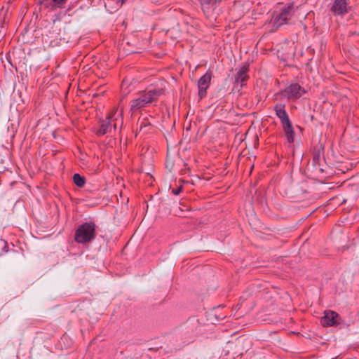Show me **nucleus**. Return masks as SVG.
<instances>
[{"label":"nucleus","instance_id":"nucleus-18","mask_svg":"<svg viewBox=\"0 0 359 359\" xmlns=\"http://www.w3.org/2000/svg\"><path fill=\"white\" fill-rule=\"evenodd\" d=\"M181 191H182V187H179V188H177V189H172V193H173V194H175V195H178V194H180V193L181 192Z\"/></svg>","mask_w":359,"mask_h":359},{"label":"nucleus","instance_id":"nucleus-6","mask_svg":"<svg viewBox=\"0 0 359 359\" xmlns=\"http://www.w3.org/2000/svg\"><path fill=\"white\" fill-rule=\"evenodd\" d=\"M348 4L346 0H334L330 11L335 16H344L348 12Z\"/></svg>","mask_w":359,"mask_h":359},{"label":"nucleus","instance_id":"nucleus-5","mask_svg":"<svg viewBox=\"0 0 359 359\" xmlns=\"http://www.w3.org/2000/svg\"><path fill=\"white\" fill-rule=\"evenodd\" d=\"M306 93V90L298 83H291L285 87L279 94H276V100L282 96L290 101H295Z\"/></svg>","mask_w":359,"mask_h":359},{"label":"nucleus","instance_id":"nucleus-4","mask_svg":"<svg viewBox=\"0 0 359 359\" xmlns=\"http://www.w3.org/2000/svg\"><path fill=\"white\" fill-rule=\"evenodd\" d=\"M95 238V224L86 222L80 225L75 232V241L78 243H87Z\"/></svg>","mask_w":359,"mask_h":359},{"label":"nucleus","instance_id":"nucleus-12","mask_svg":"<svg viewBox=\"0 0 359 359\" xmlns=\"http://www.w3.org/2000/svg\"><path fill=\"white\" fill-rule=\"evenodd\" d=\"M123 4V0H106L104 6L109 12L112 13L118 9Z\"/></svg>","mask_w":359,"mask_h":359},{"label":"nucleus","instance_id":"nucleus-14","mask_svg":"<svg viewBox=\"0 0 359 359\" xmlns=\"http://www.w3.org/2000/svg\"><path fill=\"white\" fill-rule=\"evenodd\" d=\"M73 180L74 184L79 187H83L85 184V178L78 173L74 175Z\"/></svg>","mask_w":359,"mask_h":359},{"label":"nucleus","instance_id":"nucleus-3","mask_svg":"<svg viewBox=\"0 0 359 359\" xmlns=\"http://www.w3.org/2000/svg\"><path fill=\"white\" fill-rule=\"evenodd\" d=\"M294 14L292 4L280 5L273 11L269 24L276 29L283 25L289 24Z\"/></svg>","mask_w":359,"mask_h":359},{"label":"nucleus","instance_id":"nucleus-16","mask_svg":"<svg viewBox=\"0 0 359 359\" xmlns=\"http://www.w3.org/2000/svg\"><path fill=\"white\" fill-rule=\"evenodd\" d=\"M66 1L67 0H52V6L56 8H62L63 5L65 4Z\"/></svg>","mask_w":359,"mask_h":359},{"label":"nucleus","instance_id":"nucleus-11","mask_svg":"<svg viewBox=\"0 0 359 359\" xmlns=\"http://www.w3.org/2000/svg\"><path fill=\"white\" fill-rule=\"evenodd\" d=\"M283 129L287 142L289 143H293L294 141L295 133L291 122L283 125Z\"/></svg>","mask_w":359,"mask_h":359},{"label":"nucleus","instance_id":"nucleus-9","mask_svg":"<svg viewBox=\"0 0 359 359\" xmlns=\"http://www.w3.org/2000/svg\"><path fill=\"white\" fill-rule=\"evenodd\" d=\"M285 108V105L284 104H276L274 106L276 115L279 118L282 126L291 122Z\"/></svg>","mask_w":359,"mask_h":359},{"label":"nucleus","instance_id":"nucleus-1","mask_svg":"<svg viewBox=\"0 0 359 359\" xmlns=\"http://www.w3.org/2000/svg\"><path fill=\"white\" fill-rule=\"evenodd\" d=\"M163 93L162 88L149 89L138 93L130 102V111L132 114L140 112L149 107Z\"/></svg>","mask_w":359,"mask_h":359},{"label":"nucleus","instance_id":"nucleus-15","mask_svg":"<svg viewBox=\"0 0 359 359\" xmlns=\"http://www.w3.org/2000/svg\"><path fill=\"white\" fill-rule=\"evenodd\" d=\"M198 1H200L202 9L204 12H205L206 10L209 9V6L210 5L212 0H198Z\"/></svg>","mask_w":359,"mask_h":359},{"label":"nucleus","instance_id":"nucleus-2","mask_svg":"<svg viewBox=\"0 0 359 359\" xmlns=\"http://www.w3.org/2000/svg\"><path fill=\"white\" fill-rule=\"evenodd\" d=\"M123 112L122 107H116L114 108L107 116L105 120H102L99 130L96 132L97 135H104L108 133L121 128L123 126Z\"/></svg>","mask_w":359,"mask_h":359},{"label":"nucleus","instance_id":"nucleus-13","mask_svg":"<svg viewBox=\"0 0 359 359\" xmlns=\"http://www.w3.org/2000/svg\"><path fill=\"white\" fill-rule=\"evenodd\" d=\"M140 132L143 133H148L151 128V123L147 118H142L138 121Z\"/></svg>","mask_w":359,"mask_h":359},{"label":"nucleus","instance_id":"nucleus-7","mask_svg":"<svg viewBox=\"0 0 359 359\" xmlns=\"http://www.w3.org/2000/svg\"><path fill=\"white\" fill-rule=\"evenodd\" d=\"M211 81V74L208 72L201 76L198 81V96L201 99L206 95V90L208 88Z\"/></svg>","mask_w":359,"mask_h":359},{"label":"nucleus","instance_id":"nucleus-8","mask_svg":"<svg viewBox=\"0 0 359 359\" xmlns=\"http://www.w3.org/2000/svg\"><path fill=\"white\" fill-rule=\"evenodd\" d=\"M338 317L337 313L332 311H325L324 312V316L321 318V324L324 327H330L333 326L336 324L337 320L336 318Z\"/></svg>","mask_w":359,"mask_h":359},{"label":"nucleus","instance_id":"nucleus-17","mask_svg":"<svg viewBox=\"0 0 359 359\" xmlns=\"http://www.w3.org/2000/svg\"><path fill=\"white\" fill-rule=\"evenodd\" d=\"M128 85V82L126 80H123L121 84V90L123 93H125V95H127L128 93L127 90Z\"/></svg>","mask_w":359,"mask_h":359},{"label":"nucleus","instance_id":"nucleus-10","mask_svg":"<svg viewBox=\"0 0 359 359\" xmlns=\"http://www.w3.org/2000/svg\"><path fill=\"white\" fill-rule=\"evenodd\" d=\"M248 67L247 66H243L239 71L237 72L236 76V82L239 83L241 86H244L248 79L247 75Z\"/></svg>","mask_w":359,"mask_h":359}]
</instances>
